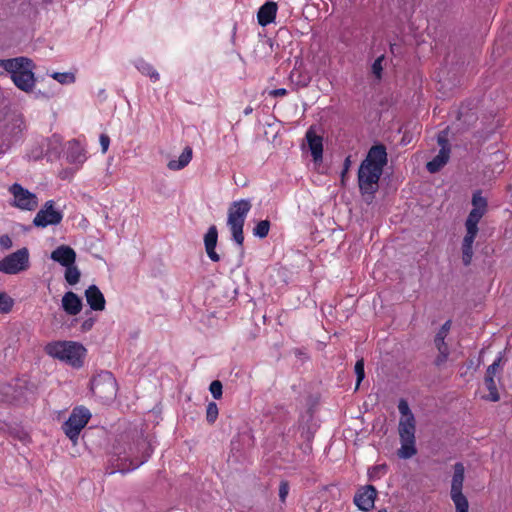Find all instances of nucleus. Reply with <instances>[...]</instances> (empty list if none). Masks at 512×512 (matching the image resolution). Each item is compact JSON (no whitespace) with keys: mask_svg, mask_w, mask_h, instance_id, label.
Returning <instances> with one entry per match:
<instances>
[{"mask_svg":"<svg viewBox=\"0 0 512 512\" xmlns=\"http://www.w3.org/2000/svg\"><path fill=\"white\" fill-rule=\"evenodd\" d=\"M388 162L386 146L377 143L370 147L358 169V186L367 204H371L379 189V180Z\"/></svg>","mask_w":512,"mask_h":512,"instance_id":"nucleus-1","label":"nucleus"},{"mask_svg":"<svg viewBox=\"0 0 512 512\" xmlns=\"http://www.w3.org/2000/svg\"><path fill=\"white\" fill-rule=\"evenodd\" d=\"M153 453L151 443L142 435L139 436L129 449V454L125 456L112 455L109 459L111 467L110 474L115 472L127 473L147 462Z\"/></svg>","mask_w":512,"mask_h":512,"instance_id":"nucleus-2","label":"nucleus"},{"mask_svg":"<svg viewBox=\"0 0 512 512\" xmlns=\"http://www.w3.org/2000/svg\"><path fill=\"white\" fill-rule=\"evenodd\" d=\"M34 63L27 57H16L11 59H0V67L11 74L15 86L24 91L31 92L35 85V76L32 72Z\"/></svg>","mask_w":512,"mask_h":512,"instance_id":"nucleus-3","label":"nucleus"},{"mask_svg":"<svg viewBox=\"0 0 512 512\" xmlns=\"http://www.w3.org/2000/svg\"><path fill=\"white\" fill-rule=\"evenodd\" d=\"M44 350L49 356L64 361L75 368L83 366V359L86 354L85 347L74 341H53L48 343Z\"/></svg>","mask_w":512,"mask_h":512,"instance_id":"nucleus-4","label":"nucleus"},{"mask_svg":"<svg viewBox=\"0 0 512 512\" xmlns=\"http://www.w3.org/2000/svg\"><path fill=\"white\" fill-rule=\"evenodd\" d=\"M251 207L249 199H241L232 202L228 209L227 225L230 228L232 240L240 247L241 253L244 252L243 228Z\"/></svg>","mask_w":512,"mask_h":512,"instance_id":"nucleus-5","label":"nucleus"},{"mask_svg":"<svg viewBox=\"0 0 512 512\" xmlns=\"http://www.w3.org/2000/svg\"><path fill=\"white\" fill-rule=\"evenodd\" d=\"M90 390L103 403L113 401L117 394V381L110 371H101L92 377Z\"/></svg>","mask_w":512,"mask_h":512,"instance_id":"nucleus-6","label":"nucleus"},{"mask_svg":"<svg viewBox=\"0 0 512 512\" xmlns=\"http://www.w3.org/2000/svg\"><path fill=\"white\" fill-rule=\"evenodd\" d=\"M399 436L401 447L398 456L402 459H409L417 453L415 446V419L413 415L399 422Z\"/></svg>","mask_w":512,"mask_h":512,"instance_id":"nucleus-7","label":"nucleus"},{"mask_svg":"<svg viewBox=\"0 0 512 512\" xmlns=\"http://www.w3.org/2000/svg\"><path fill=\"white\" fill-rule=\"evenodd\" d=\"M90 418L91 413L86 407H75L69 418L62 425L65 435L75 443L81 430L86 426Z\"/></svg>","mask_w":512,"mask_h":512,"instance_id":"nucleus-8","label":"nucleus"},{"mask_svg":"<svg viewBox=\"0 0 512 512\" xmlns=\"http://www.w3.org/2000/svg\"><path fill=\"white\" fill-rule=\"evenodd\" d=\"M465 477V467L462 462L454 464V473L451 482V499L455 504L456 512H468L469 503L465 495L462 493L463 482Z\"/></svg>","mask_w":512,"mask_h":512,"instance_id":"nucleus-9","label":"nucleus"},{"mask_svg":"<svg viewBox=\"0 0 512 512\" xmlns=\"http://www.w3.org/2000/svg\"><path fill=\"white\" fill-rule=\"evenodd\" d=\"M29 268V251L23 247L0 261V271L5 274H18Z\"/></svg>","mask_w":512,"mask_h":512,"instance_id":"nucleus-10","label":"nucleus"},{"mask_svg":"<svg viewBox=\"0 0 512 512\" xmlns=\"http://www.w3.org/2000/svg\"><path fill=\"white\" fill-rule=\"evenodd\" d=\"M9 192L13 195L12 206L21 210L33 211L38 206L36 194L25 189L21 184L14 183L9 187Z\"/></svg>","mask_w":512,"mask_h":512,"instance_id":"nucleus-11","label":"nucleus"},{"mask_svg":"<svg viewBox=\"0 0 512 512\" xmlns=\"http://www.w3.org/2000/svg\"><path fill=\"white\" fill-rule=\"evenodd\" d=\"M55 202L48 200L43 207L37 212L33 219V225L45 228L49 225H58L63 219V214L59 210L54 209Z\"/></svg>","mask_w":512,"mask_h":512,"instance_id":"nucleus-12","label":"nucleus"},{"mask_svg":"<svg viewBox=\"0 0 512 512\" xmlns=\"http://www.w3.org/2000/svg\"><path fill=\"white\" fill-rule=\"evenodd\" d=\"M377 490L373 485H366L358 489L354 495V504L359 510L368 512L374 508Z\"/></svg>","mask_w":512,"mask_h":512,"instance_id":"nucleus-13","label":"nucleus"},{"mask_svg":"<svg viewBox=\"0 0 512 512\" xmlns=\"http://www.w3.org/2000/svg\"><path fill=\"white\" fill-rule=\"evenodd\" d=\"M307 140L309 150L313 157L315 163L322 160L323 157V138L320 135H317L314 127L311 126L305 135Z\"/></svg>","mask_w":512,"mask_h":512,"instance_id":"nucleus-14","label":"nucleus"},{"mask_svg":"<svg viewBox=\"0 0 512 512\" xmlns=\"http://www.w3.org/2000/svg\"><path fill=\"white\" fill-rule=\"evenodd\" d=\"M218 242V230L215 225H211L204 235V246L207 256L212 262H219L220 255L216 252Z\"/></svg>","mask_w":512,"mask_h":512,"instance_id":"nucleus-15","label":"nucleus"},{"mask_svg":"<svg viewBox=\"0 0 512 512\" xmlns=\"http://www.w3.org/2000/svg\"><path fill=\"white\" fill-rule=\"evenodd\" d=\"M62 309L71 316L79 314L83 308V302L79 295L73 291H67L61 300Z\"/></svg>","mask_w":512,"mask_h":512,"instance_id":"nucleus-16","label":"nucleus"},{"mask_svg":"<svg viewBox=\"0 0 512 512\" xmlns=\"http://www.w3.org/2000/svg\"><path fill=\"white\" fill-rule=\"evenodd\" d=\"M85 298L91 310L103 311L105 309V297L95 284L90 285L85 290Z\"/></svg>","mask_w":512,"mask_h":512,"instance_id":"nucleus-17","label":"nucleus"},{"mask_svg":"<svg viewBox=\"0 0 512 512\" xmlns=\"http://www.w3.org/2000/svg\"><path fill=\"white\" fill-rule=\"evenodd\" d=\"M50 258L60 265L66 267L70 264H75L76 252L68 245H60L52 251Z\"/></svg>","mask_w":512,"mask_h":512,"instance_id":"nucleus-18","label":"nucleus"},{"mask_svg":"<svg viewBox=\"0 0 512 512\" xmlns=\"http://www.w3.org/2000/svg\"><path fill=\"white\" fill-rule=\"evenodd\" d=\"M277 3L272 1H267L263 4L257 13L258 24L262 27H265L272 22H274L277 13Z\"/></svg>","mask_w":512,"mask_h":512,"instance_id":"nucleus-19","label":"nucleus"},{"mask_svg":"<svg viewBox=\"0 0 512 512\" xmlns=\"http://www.w3.org/2000/svg\"><path fill=\"white\" fill-rule=\"evenodd\" d=\"M450 157V152L446 149H440L439 153L426 164V169L430 173L439 172L444 165L448 162Z\"/></svg>","mask_w":512,"mask_h":512,"instance_id":"nucleus-20","label":"nucleus"},{"mask_svg":"<svg viewBox=\"0 0 512 512\" xmlns=\"http://www.w3.org/2000/svg\"><path fill=\"white\" fill-rule=\"evenodd\" d=\"M192 154H193L192 148L190 146H186L183 149L181 155L179 156V159L178 160H170L167 164V167L173 171L183 169L190 163V161L192 159Z\"/></svg>","mask_w":512,"mask_h":512,"instance_id":"nucleus-21","label":"nucleus"},{"mask_svg":"<svg viewBox=\"0 0 512 512\" xmlns=\"http://www.w3.org/2000/svg\"><path fill=\"white\" fill-rule=\"evenodd\" d=\"M67 160L69 163H83L85 160V155L83 153V149L80 144L76 140H72L69 142L68 150H67Z\"/></svg>","mask_w":512,"mask_h":512,"instance_id":"nucleus-22","label":"nucleus"},{"mask_svg":"<svg viewBox=\"0 0 512 512\" xmlns=\"http://www.w3.org/2000/svg\"><path fill=\"white\" fill-rule=\"evenodd\" d=\"M451 321H446L441 328L438 330L437 334L434 338V343L437 348V350H441L443 347H448V345L445 342V338L448 335V332L450 330Z\"/></svg>","mask_w":512,"mask_h":512,"instance_id":"nucleus-23","label":"nucleus"},{"mask_svg":"<svg viewBox=\"0 0 512 512\" xmlns=\"http://www.w3.org/2000/svg\"><path fill=\"white\" fill-rule=\"evenodd\" d=\"M81 273L75 264L66 266L64 278L69 285H76L80 281Z\"/></svg>","mask_w":512,"mask_h":512,"instance_id":"nucleus-24","label":"nucleus"},{"mask_svg":"<svg viewBox=\"0 0 512 512\" xmlns=\"http://www.w3.org/2000/svg\"><path fill=\"white\" fill-rule=\"evenodd\" d=\"M484 381H485L486 388L489 391V395L486 397V399L490 400L492 402L499 401L500 400V395L498 393L494 377L493 376H486L485 375Z\"/></svg>","mask_w":512,"mask_h":512,"instance_id":"nucleus-25","label":"nucleus"},{"mask_svg":"<svg viewBox=\"0 0 512 512\" xmlns=\"http://www.w3.org/2000/svg\"><path fill=\"white\" fill-rule=\"evenodd\" d=\"M137 69L143 74L149 76L154 82L159 80L158 72L153 66L144 60H139L136 65Z\"/></svg>","mask_w":512,"mask_h":512,"instance_id":"nucleus-26","label":"nucleus"},{"mask_svg":"<svg viewBox=\"0 0 512 512\" xmlns=\"http://www.w3.org/2000/svg\"><path fill=\"white\" fill-rule=\"evenodd\" d=\"M473 243L472 240L463 239L462 241V262L465 266H469L473 256Z\"/></svg>","mask_w":512,"mask_h":512,"instance_id":"nucleus-27","label":"nucleus"},{"mask_svg":"<svg viewBox=\"0 0 512 512\" xmlns=\"http://www.w3.org/2000/svg\"><path fill=\"white\" fill-rule=\"evenodd\" d=\"M472 205L474 209L487 212L488 202L485 197L482 196L481 190H476L472 194Z\"/></svg>","mask_w":512,"mask_h":512,"instance_id":"nucleus-28","label":"nucleus"},{"mask_svg":"<svg viewBox=\"0 0 512 512\" xmlns=\"http://www.w3.org/2000/svg\"><path fill=\"white\" fill-rule=\"evenodd\" d=\"M271 223L269 220H261L253 228V235L260 239L267 237L270 230Z\"/></svg>","mask_w":512,"mask_h":512,"instance_id":"nucleus-29","label":"nucleus"},{"mask_svg":"<svg viewBox=\"0 0 512 512\" xmlns=\"http://www.w3.org/2000/svg\"><path fill=\"white\" fill-rule=\"evenodd\" d=\"M14 306V299L6 292H0V314L11 312Z\"/></svg>","mask_w":512,"mask_h":512,"instance_id":"nucleus-30","label":"nucleus"},{"mask_svg":"<svg viewBox=\"0 0 512 512\" xmlns=\"http://www.w3.org/2000/svg\"><path fill=\"white\" fill-rule=\"evenodd\" d=\"M51 77L60 84H72L76 80L74 73L71 72H54Z\"/></svg>","mask_w":512,"mask_h":512,"instance_id":"nucleus-31","label":"nucleus"},{"mask_svg":"<svg viewBox=\"0 0 512 512\" xmlns=\"http://www.w3.org/2000/svg\"><path fill=\"white\" fill-rule=\"evenodd\" d=\"M364 359L360 358L356 361L354 366V372L356 374V387L355 391L359 389L361 382L365 378V370H364Z\"/></svg>","mask_w":512,"mask_h":512,"instance_id":"nucleus-32","label":"nucleus"},{"mask_svg":"<svg viewBox=\"0 0 512 512\" xmlns=\"http://www.w3.org/2000/svg\"><path fill=\"white\" fill-rule=\"evenodd\" d=\"M388 470V466L386 464H378L371 467L368 470L369 480H376L381 477V475L385 474Z\"/></svg>","mask_w":512,"mask_h":512,"instance_id":"nucleus-33","label":"nucleus"},{"mask_svg":"<svg viewBox=\"0 0 512 512\" xmlns=\"http://www.w3.org/2000/svg\"><path fill=\"white\" fill-rule=\"evenodd\" d=\"M290 80L293 84H295L297 87H306L308 86L310 82V77L301 75L300 73H294L292 72L290 74Z\"/></svg>","mask_w":512,"mask_h":512,"instance_id":"nucleus-34","label":"nucleus"},{"mask_svg":"<svg viewBox=\"0 0 512 512\" xmlns=\"http://www.w3.org/2000/svg\"><path fill=\"white\" fill-rule=\"evenodd\" d=\"M218 417V407L215 402H210L206 409V419L209 423H214Z\"/></svg>","mask_w":512,"mask_h":512,"instance_id":"nucleus-35","label":"nucleus"},{"mask_svg":"<svg viewBox=\"0 0 512 512\" xmlns=\"http://www.w3.org/2000/svg\"><path fill=\"white\" fill-rule=\"evenodd\" d=\"M465 227H466V235L464 236L463 239L474 241L478 234V231H479L478 224L465 222Z\"/></svg>","mask_w":512,"mask_h":512,"instance_id":"nucleus-36","label":"nucleus"},{"mask_svg":"<svg viewBox=\"0 0 512 512\" xmlns=\"http://www.w3.org/2000/svg\"><path fill=\"white\" fill-rule=\"evenodd\" d=\"M300 429L301 437L304 439V441L312 442L315 434V429L309 424L302 425Z\"/></svg>","mask_w":512,"mask_h":512,"instance_id":"nucleus-37","label":"nucleus"},{"mask_svg":"<svg viewBox=\"0 0 512 512\" xmlns=\"http://www.w3.org/2000/svg\"><path fill=\"white\" fill-rule=\"evenodd\" d=\"M223 385L219 380H214L211 382L209 390L214 399H220L222 397Z\"/></svg>","mask_w":512,"mask_h":512,"instance_id":"nucleus-38","label":"nucleus"},{"mask_svg":"<svg viewBox=\"0 0 512 512\" xmlns=\"http://www.w3.org/2000/svg\"><path fill=\"white\" fill-rule=\"evenodd\" d=\"M438 352H439V354L436 357V359L434 360V364H435V366L440 367L448 359L449 348L448 347H443V348H441V350H438Z\"/></svg>","mask_w":512,"mask_h":512,"instance_id":"nucleus-39","label":"nucleus"},{"mask_svg":"<svg viewBox=\"0 0 512 512\" xmlns=\"http://www.w3.org/2000/svg\"><path fill=\"white\" fill-rule=\"evenodd\" d=\"M485 215V212L483 211H480L479 209H472L469 214H468V217L466 218V221L465 222H470V223H479V221L481 220V218Z\"/></svg>","mask_w":512,"mask_h":512,"instance_id":"nucleus-40","label":"nucleus"},{"mask_svg":"<svg viewBox=\"0 0 512 512\" xmlns=\"http://www.w3.org/2000/svg\"><path fill=\"white\" fill-rule=\"evenodd\" d=\"M501 361H502V355L500 354L495 360L494 362L488 366L487 370H486V376H495L498 369L500 368V364H501Z\"/></svg>","mask_w":512,"mask_h":512,"instance_id":"nucleus-41","label":"nucleus"},{"mask_svg":"<svg viewBox=\"0 0 512 512\" xmlns=\"http://www.w3.org/2000/svg\"><path fill=\"white\" fill-rule=\"evenodd\" d=\"M438 145L441 147L440 149H446L448 152H451V147L449 144V140L447 138V133L445 131H442L439 133L437 137Z\"/></svg>","mask_w":512,"mask_h":512,"instance_id":"nucleus-42","label":"nucleus"},{"mask_svg":"<svg viewBox=\"0 0 512 512\" xmlns=\"http://www.w3.org/2000/svg\"><path fill=\"white\" fill-rule=\"evenodd\" d=\"M289 493V483L286 480H282L279 485V499L282 503L286 501Z\"/></svg>","mask_w":512,"mask_h":512,"instance_id":"nucleus-43","label":"nucleus"},{"mask_svg":"<svg viewBox=\"0 0 512 512\" xmlns=\"http://www.w3.org/2000/svg\"><path fill=\"white\" fill-rule=\"evenodd\" d=\"M399 412L405 416V418L413 415L406 400L401 399L398 403Z\"/></svg>","mask_w":512,"mask_h":512,"instance_id":"nucleus-44","label":"nucleus"},{"mask_svg":"<svg viewBox=\"0 0 512 512\" xmlns=\"http://www.w3.org/2000/svg\"><path fill=\"white\" fill-rule=\"evenodd\" d=\"M351 156H347L344 160V163H343V169H342V172H341V183L342 185H345V178H346V175L351 167Z\"/></svg>","mask_w":512,"mask_h":512,"instance_id":"nucleus-45","label":"nucleus"},{"mask_svg":"<svg viewBox=\"0 0 512 512\" xmlns=\"http://www.w3.org/2000/svg\"><path fill=\"white\" fill-rule=\"evenodd\" d=\"M382 60H383V56L377 58L374 63L372 64V72L373 74H375L377 77H380L381 76V72H382Z\"/></svg>","mask_w":512,"mask_h":512,"instance_id":"nucleus-46","label":"nucleus"},{"mask_svg":"<svg viewBox=\"0 0 512 512\" xmlns=\"http://www.w3.org/2000/svg\"><path fill=\"white\" fill-rule=\"evenodd\" d=\"M96 321L95 317H89L86 320L83 321L81 325V331L82 332H88L92 329Z\"/></svg>","mask_w":512,"mask_h":512,"instance_id":"nucleus-47","label":"nucleus"},{"mask_svg":"<svg viewBox=\"0 0 512 512\" xmlns=\"http://www.w3.org/2000/svg\"><path fill=\"white\" fill-rule=\"evenodd\" d=\"M99 140H100V145H101V148H102V152L106 153L108 148H109V144H110L109 136L107 134L102 133L100 135Z\"/></svg>","mask_w":512,"mask_h":512,"instance_id":"nucleus-48","label":"nucleus"},{"mask_svg":"<svg viewBox=\"0 0 512 512\" xmlns=\"http://www.w3.org/2000/svg\"><path fill=\"white\" fill-rule=\"evenodd\" d=\"M0 245L4 249H10L12 247V240L8 235L0 236Z\"/></svg>","mask_w":512,"mask_h":512,"instance_id":"nucleus-49","label":"nucleus"},{"mask_svg":"<svg viewBox=\"0 0 512 512\" xmlns=\"http://www.w3.org/2000/svg\"><path fill=\"white\" fill-rule=\"evenodd\" d=\"M269 94L273 97L285 96L287 94V90L285 88H278L271 90Z\"/></svg>","mask_w":512,"mask_h":512,"instance_id":"nucleus-50","label":"nucleus"},{"mask_svg":"<svg viewBox=\"0 0 512 512\" xmlns=\"http://www.w3.org/2000/svg\"><path fill=\"white\" fill-rule=\"evenodd\" d=\"M300 448L302 449V451L309 455L312 453V442H306L304 441V443L300 446Z\"/></svg>","mask_w":512,"mask_h":512,"instance_id":"nucleus-51","label":"nucleus"},{"mask_svg":"<svg viewBox=\"0 0 512 512\" xmlns=\"http://www.w3.org/2000/svg\"><path fill=\"white\" fill-rule=\"evenodd\" d=\"M294 353H295V355H296L297 357H299V358H302V357H303L304 359H308L307 353H306V352H304V351H302L301 349H298V348H297V349H295V350H294Z\"/></svg>","mask_w":512,"mask_h":512,"instance_id":"nucleus-52","label":"nucleus"},{"mask_svg":"<svg viewBox=\"0 0 512 512\" xmlns=\"http://www.w3.org/2000/svg\"><path fill=\"white\" fill-rule=\"evenodd\" d=\"M252 111H253L252 107L248 106V107H246V108L244 109V114H245V115H249V114H251V113H252Z\"/></svg>","mask_w":512,"mask_h":512,"instance_id":"nucleus-53","label":"nucleus"},{"mask_svg":"<svg viewBox=\"0 0 512 512\" xmlns=\"http://www.w3.org/2000/svg\"><path fill=\"white\" fill-rule=\"evenodd\" d=\"M38 94H41L43 97H46V98L50 97V93H47V92L38 91Z\"/></svg>","mask_w":512,"mask_h":512,"instance_id":"nucleus-54","label":"nucleus"},{"mask_svg":"<svg viewBox=\"0 0 512 512\" xmlns=\"http://www.w3.org/2000/svg\"><path fill=\"white\" fill-rule=\"evenodd\" d=\"M377 512H387V510L386 509H380Z\"/></svg>","mask_w":512,"mask_h":512,"instance_id":"nucleus-55","label":"nucleus"},{"mask_svg":"<svg viewBox=\"0 0 512 512\" xmlns=\"http://www.w3.org/2000/svg\"><path fill=\"white\" fill-rule=\"evenodd\" d=\"M391 51L392 52L396 51V48H394L393 45L391 46Z\"/></svg>","mask_w":512,"mask_h":512,"instance_id":"nucleus-56","label":"nucleus"},{"mask_svg":"<svg viewBox=\"0 0 512 512\" xmlns=\"http://www.w3.org/2000/svg\"><path fill=\"white\" fill-rule=\"evenodd\" d=\"M391 51L392 52L396 51V48H394L393 45L391 46Z\"/></svg>","mask_w":512,"mask_h":512,"instance_id":"nucleus-57","label":"nucleus"},{"mask_svg":"<svg viewBox=\"0 0 512 512\" xmlns=\"http://www.w3.org/2000/svg\"><path fill=\"white\" fill-rule=\"evenodd\" d=\"M52 0H47V2H51Z\"/></svg>","mask_w":512,"mask_h":512,"instance_id":"nucleus-58","label":"nucleus"}]
</instances>
